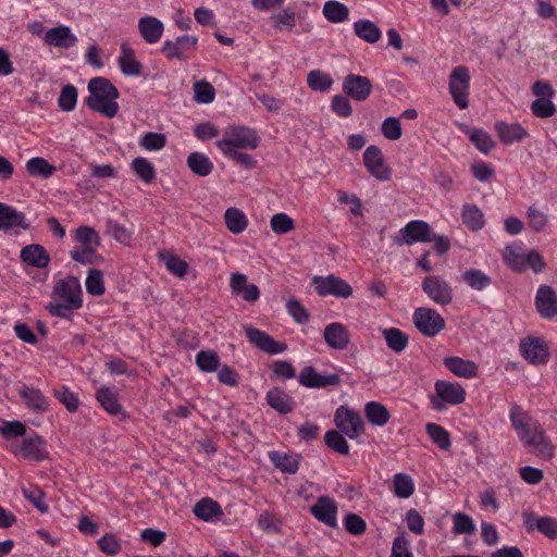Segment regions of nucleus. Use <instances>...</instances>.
<instances>
[{"label":"nucleus","mask_w":557,"mask_h":557,"mask_svg":"<svg viewBox=\"0 0 557 557\" xmlns=\"http://www.w3.org/2000/svg\"><path fill=\"white\" fill-rule=\"evenodd\" d=\"M509 417L519 440L530 453L544 459H550L554 456L555 447L537 421L519 406L510 409Z\"/></svg>","instance_id":"1"},{"label":"nucleus","mask_w":557,"mask_h":557,"mask_svg":"<svg viewBox=\"0 0 557 557\" xmlns=\"http://www.w3.org/2000/svg\"><path fill=\"white\" fill-rule=\"evenodd\" d=\"M89 96L85 99L86 106L101 115L112 119L119 112L116 99L120 97L117 88L106 77L97 76L88 82Z\"/></svg>","instance_id":"2"},{"label":"nucleus","mask_w":557,"mask_h":557,"mask_svg":"<svg viewBox=\"0 0 557 557\" xmlns=\"http://www.w3.org/2000/svg\"><path fill=\"white\" fill-rule=\"evenodd\" d=\"M260 137L257 132L247 126H230L225 136L215 143L222 153H228L239 149H256Z\"/></svg>","instance_id":"3"},{"label":"nucleus","mask_w":557,"mask_h":557,"mask_svg":"<svg viewBox=\"0 0 557 557\" xmlns=\"http://www.w3.org/2000/svg\"><path fill=\"white\" fill-rule=\"evenodd\" d=\"M469 70L463 65L455 67L449 75V91L459 109H466L469 106Z\"/></svg>","instance_id":"4"},{"label":"nucleus","mask_w":557,"mask_h":557,"mask_svg":"<svg viewBox=\"0 0 557 557\" xmlns=\"http://www.w3.org/2000/svg\"><path fill=\"white\" fill-rule=\"evenodd\" d=\"M414 326L425 336L434 337L445 329V320L432 308H418L412 314Z\"/></svg>","instance_id":"5"},{"label":"nucleus","mask_w":557,"mask_h":557,"mask_svg":"<svg viewBox=\"0 0 557 557\" xmlns=\"http://www.w3.org/2000/svg\"><path fill=\"white\" fill-rule=\"evenodd\" d=\"M421 287L428 297L441 306L453 301V287L440 275H429L422 281Z\"/></svg>","instance_id":"6"},{"label":"nucleus","mask_w":557,"mask_h":557,"mask_svg":"<svg viewBox=\"0 0 557 557\" xmlns=\"http://www.w3.org/2000/svg\"><path fill=\"white\" fill-rule=\"evenodd\" d=\"M312 284L320 296H335L348 298L352 295V287L344 280L331 274L327 276H314Z\"/></svg>","instance_id":"7"},{"label":"nucleus","mask_w":557,"mask_h":557,"mask_svg":"<svg viewBox=\"0 0 557 557\" xmlns=\"http://www.w3.org/2000/svg\"><path fill=\"white\" fill-rule=\"evenodd\" d=\"M334 422L350 440L357 438L364 430V424L359 413L344 406L337 408Z\"/></svg>","instance_id":"8"},{"label":"nucleus","mask_w":557,"mask_h":557,"mask_svg":"<svg viewBox=\"0 0 557 557\" xmlns=\"http://www.w3.org/2000/svg\"><path fill=\"white\" fill-rule=\"evenodd\" d=\"M53 297L69 302L72 307H82V288L78 278L66 276L58 281L53 287Z\"/></svg>","instance_id":"9"},{"label":"nucleus","mask_w":557,"mask_h":557,"mask_svg":"<svg viewBox=\"0 0 557 557\" xmlns=\"http://www.w3.org/2000/svg\"><path fill=\"white\" fill-rule=\"evenodd\" d=\"M298 382L307 388H325L338 385L341 377L336 373L320 374L313 367L307 366L300 371Z\"/></svg>","instance_id":"10"},{"label":"nucleus","mask_w":557,"mask_h":557,"mask_svg":"<svg viewBox=\"0 0 557 557\" xmlns=\"http://www.w3.org/2000/svg\"><path fill=\"white\" fill-rule=\"evenodd\" d=\"M244 331L251 344L269 355H277L286 350L285 344L276 342L273 337L259 329L245 325Z\"/></svg>","instance_id":"11"},{"label":"nucleus","mask_w":557,"mask_h":557,"mask_svg":"<svg viewBox=\"0 0 557 557\" xmlns=\"http://www.w3.org/2000/svg\"><path fill=\"white\" fill-rule=\"evenodd\" d=\"M363 163L369 173L376 180L385 182L391 178V170L385 165L382 151L379 147L371 145L366 149Z\"/></svg>","instance_id":"12"},{"label":"nucleus","mask_w":557,"mask_h":557,"mask_svg":"<svg viewBox=\"0 0 557 557\" xmlns=\"http://www.w3.org/2000/svg\"><path fill=\"white\" fill-rule=\"evenodd\" d=\"M198 38L190 35H182L175 40L163 42L162 51L169 59L185 60L187 52L197 49Z\"/></svg>","instance_id":"13"},{"label":"nucleus","mask_w":557,"mask_h":557,"mask_svg":"<svg viewBox=\"0 0 557 557\" xmlns=\"http://www.w3.org/2000/svg\"><path fill=\"white\" fill-rule=\"evenodd\" d=\"M344 92L357 101H364L372 92L371 81L361 75L348 74L343 82Z\"/></svg>","instance_id":"14"},{"label":"nucleus","mask_w":557,"mask_h":557,"mask_svg":"<svg viewBox=\"0 0 557 557\" xmlns=\"http://www.w3.org/2000/svg\"><path fill=\"white\" fill-rule=\"evenodd\" d=\"M521 355L532 364H544L548 361L549 351L542 338L523 339L520 344Z\"/></svg>","instance_id":"15"},{"label":"nucleus","mask_w":557,"mask_h":557,"mask_svg":"<svg viewBox=\"0 0 557 557\" xmlns=\"http://www.w3.org/2000/svg\"><path fill=\"white\" fill-rule=\"evenodd\" d=\"M431 227L430 225L421 220H413L407 223L401 230L400 234L403 236V240H396L397 244H406L408 246L413 245L414 243H426L431 242Z\"/></svg>","instance_id":"16"},{"label":"nucleus","mask_w":557,"mask_h":557,"mask_svg":"<svg viewBox=\"0 0 557 557\" xmlns=\"http://www.w3.org/2000/svg\"><path fill=\"white\" fill-rule=\"evenodd\" d=\"M311 515L327 527H337V505L329 496H321L317 503L310 507Z\"/></svg>","instance_id":"17"},{"label":"nucleus","mask_w":557,"mask_h":557,"mask_svg":"<svg viewBox=\"0 0 557 557\" xmlns=\"http://www.w3.org/2000/svg\"><path fill=\"white\" fill-rule=\"evenodd\" d=\"M536 310L544 319H553L557 315V295L553 287L541 285L535 296Z\"/></svg>","instance_id":"18"},{"label":"nucleus","mask_w":557,"mask_h":557,"mask_svg":"<svg viewBox=\"0 0 557 557\" xmlns=\"http://www.w3.org/2000/svg\"><path fill=\"white\" fill-rule=\"evenodd\" d=\"M16 453L36 461H41L49 455L45 440L37 434L25 437Z\"/></svg>","instance_id":"19"},{"label":"nucleus","mask_w":557,"mask_h":557,"mask_svg":"<svg viewBox=\"0 0 557 557\" xmlns=\"http://www.w3.org/2000/svg\"><path fill=\"white\" fill-rule=\"evenodd\" d=\"M323 337L331 348L338 350L346 349L350 342V335L347 327L338 322H333L326 325Z\"/></svg>","instance_id":"20"},{"label":"nucleus","mask_w":557,"mask_h":557,"mask_svg":"<svg viewBox=\"0 0 557 557\" xmlns=\"http://www.w3.org/2000/svg\"><path fill=\"white\" fill-rule=\"evenodd\" d=\"M435 393L449 405L462 404L466 399V391L459 383L438 380L434 385Z\"/></svg>","instance_id":"21"},{"label":"nucleus","mask_w":557,"mask_h":557,"mask_svg":"<svg viewBox=\"0 0 557 557\" xmlns=\"http://www.w3.org/2000/svg\"><path fill=\"white\" fill-rule=\"evenodd\" d=\"M45 42L49 46L67 49L76 45L77 37L69 26L60 25L46 32Z\"/></svg>","instance_id":"22"},{"label":"nucleus","mask_w":557,"mask_h":557,"mask_svg":"<svg viewBox=\"0 0 557 557\" xmlns=\"http://www.w3.org/2000/svg\"><path fill=\"white\" fill-rule=\"evenodd\" d=\"M26 218L23 212L17 211L13 207L0 202V230L8 231L14 227L23 230L28 228Z\"/></svg>","instance_id":"23"},{"label":"nucleus","mask_w":557,"mask_h":557,"mask_svg":"<svg viewBox=\"0 0 557 557\" xmlns=\"http://www.w3.org/2000/svg\"><path fill=\"white\" fill-rule=\"evenodd\" d=\"M268 456L273 466L283 473L295 474L299 469L300 455L298 454L271 450L268 453Z\"/></svg>","instance_id":"24"},{"label":"nucleus","mask_w":557,"mask_h":557,"mask_svg":"<svg viewBox=\"0 0 557 557\" xmlns=\"http://www.w3.org/2000/svg\"><path fill=\"white\" fill-rule=\"evenodd\" d=\"M20 258L23 262L40 269L48 267L50 262L49 253L38 244L27 245L22 248Z\"/></svg>","instance_id":"25"},{"label":"nucleus","mask_w":557,"mask_h":557,"mask_svg":"<svg viewBox=\"0 0 557 557\" xmlns=\"http://www.w3.org/2000/svg\"><path fill=\"white\" fill-rule=\"evenodd\" d=\"M495 129L499 139L505 145L520 143L528 136V132L518 123L508 124L505 122H497L495 124Z\"/></svg>","instance_id":"26"},{"label":"nucleus","mask_w":557,"mask_h":557,"mask_svg":"<svg viewBox=\"0 0 557 557\" xmlns=\"http://www.w3.org/2000/svg\"><path fill=\"white\" fill-rule=\"evenodd\" d=\"M443 363L450 372L459 377L471 379L478 373V366L473 361L460 357H446Z\"/></svg>","instance_id":"27"},{"label":"nucleus","mask_w":557,"mask_h":557,"mask_svg":"<svg viewBox=\"0 0 557 557\" xmlns=\"http://www.w3.org/2000/svg\"><path fill=\"white\" fill-rule=\"evenodd\" d=\"M117 62L121 72L126 76H139L143 72V65L135 59L133 49L126 42L121 46Z\"/></svg>","instance_id":"28"},{"label":"nucleus","mask_w":557,"mask_h":557,"mask_svg":"<svg viewBox=\"0 0 557 557\" xmlns=\"http://www.w3.org/2000/svg\"><path fill=\"white\" fill-rule=\"evenodd\" d=\"M138 29L147 42L154 44L161 38L164 27L163 23L157 17L145 16L139 20Z\"/></svg>","instance_id":"29"},{"label":"nucleus","mask_w":557,"mask_h":557,"mask_svg":"<svg viewBox=\"0 0 557 557\" xmlns=\"http://www.w3.org/2000/svg\"><path fill=\"white\" fill-rule=\"evenodd\" d=\"M18 394L30 410L37 412L48 410L49 401L38 388L23 385L18 391Z\"/></svg>","instance_id":"30"},{"label":"nucleus","mask_w":557,"mask_h":557,"mask_svg":"<svg viewBox=\"0 0 557 557\" xmlns=\"http://www.w3.org/2000/svg\"><path fill=\"white\" fill-rule=\"evenodd\" d=\"M268 405L275 409L278 413L286 414L293 411L294 400L293 398L278 387H274L267 393Z\"/></svg>","instance_id":"31"},{"label":"nucleus","mask_w":557,"mask_h":557,"mask_svg":"<svg viewBox=\"0 0 557 557\" xmlns=\"http://www.w3.org/2000/svg\"><path fill=\"white\" fill-rule=\"evenodd\" d=\"M96 398L101 407L110 414L117 416L123 412L119 404L116 392L113 388L102 386L96 393Z\"/></svg>","instance_id":"32"},{"label":"nucleus","mask_w":557,"mask_h":557,"mask_svg":"<svg viewBox=\"0 0 557 557\" xmlns=\"http://www.w3.org/2000/svg\"><path fill=\"white\" fill-rule=\"evenodd\" d=\"M461 219L463 224L471 231L476 232L482 230L484 226V214L475 205H463Z\"/></svg>","instance_id":"33"},{"label":"nucleus","mask_w":557,"mask_h":557,"mask_svg":"<svg viewBox=\"0 0 557 557\" xmlns=\"http://www.w3.org/2000/svg\"><path fill=\"white\" fill-rule=\"evenodd\" d=\"M355 34L368 44H375L381 39L380 28L370 20H359L354 24Z\"/></svg>","instance_id":"34"},{"label":"nucleus","mask_w":557,"mask_h":557,"mask_svg":"<svg viewBox=\"0 0 557 557\" xmlns=\"http://www.w3.org/2000/svg\"><path fill=\"white\" fill-rule=\"evenodd\" d=\"M195 516L203 521H210L214 517L223 515L218 502L206 497L200 499L193 509Z\"/></svg>","instance_id":"35"},{"label":"nucleus","mask_w":557,"mask_h":557,"mask_svg":"<svg viewBox=\"0 0 557 557\" xmlns=\"http://www.w3.org/2000/svg\"><path fill=\"white\" fill-rule=\"evenodd\" d=\"M322 12L324 17L334 24L345 22L349 16L348 7L336 0L326 1Z\"/></svg>","instance_id":"36"},{"label":"nucleus","mask_w":557,"mask_h":557,"mask_svg":"<svg viewBox=\"0 0 557 557\" xmlns=\"http://www.w3.org/2000/svg\"><path fill=\"white\" fill-rule=\"evenodd\" d=\"M364 414L371 424L377 426H384L391 418L386 407L376 401H369L366 404Z\"/></svg>","instance_id":"37"},{"label":"nucleus","mask_w":557,"mask_h":557,"mask_svg":"<svg viewBox=\"0 0 557 557\" xmlns=\"http://www.w3.org/2000/svg\"><path fill=\"white\" fill-rule=\"evenodd\" d=\"M463 282L472 289L482 292L492 284V278L479 269H468L462 274Z\"/></svg>","instance_id":"38"},{"label":"nucleus","mask_w":557,"mask_h":557,"mask_svg":"<svg viewBox=\"0 0 557 557\" xmlns=\"http://www.w3.org/2000/svg\"><path fill=\"white\" fill-rule=\"evenodd\" d=\"M26 171L30 176L49 178L53 175L55 166L41 157H35L26 162Z\"/></svg>","instance_id":"39"},{"label":"nucleus","mask_w":557,"mask_h":557,"mask_svg":"<svg viewBox=\"0 0 557 557\" xmlns=\"http://www.w3.org/2000/svg\"><path fill=\"white\" fill-rule=\"evenodd\" d=\"M224 220L227 230L233 234L243 233L248 225V221L245 213L242 210L234 207L226 209L224 213Z\"/></svg>","instance_id":"40"},{"label":"nucleus","mask_w":557,"mask_h":557,"mask_svg":"<svg viewBox=\"0 0 557 557\" xmlns=\"http://www.w3.org/2000/svg\"><path fill=\"white\" fill-rule=\"evenodd\" d=\"M187 165L195 174L207 176L213 170V163L202 152H191L187 158Z\"/></svg>","instance_id":"41"},{"label":"nucleus","mask_w":557,"mask_h":557,"mask_svg":"<svg viewBox=\"0 0 557 557\" xmlns=\"http://www.w3.org/2000/svg\"><path fill=\"white\" fill-rule=\"evenodd\" d=\"M382 334L387 347L397 354L404 351L408 346V336L399 329H385Z\"/></svg>","instance_id":"42"},{"label":"nucleus","mask_w":557,"mask_h":557,"mask_svg":"<svg viewBox=\"0 0 557 557\" xmlns=\"http://www.w3.org/2000/svg\"><path fill=\"white\" fill-rule=\"evenodd\" d=\"M426 433L434 444H436L442 450H449L451 446L449 433L440 424L428 423L425 425Z\"/></svg>","instance_id":"43"},{"label":"nucleus","mask_w":557,"mask_h":557,"mask_svg":"<svg viewBox=\"0 0 557 557\" xmlns=\"http://www.w3.org/2000/svg\"><path fill=\"white\" fill-rule=\"evenodd\" d=\"M307 84L312 90L325 92L331 89L333 78L320 70H312L307 75Z\"/></svg>","instance_id":"44"},{"label":"nucleus","mask_w":557,"mask_h":557,"mask_svg":"<svg viewBox=\"0 0 557 557\" xmlns=\"http://www.w3.org/2000/svg\"><path fill=\"white\" fill-rule=\"evenodd\" d=\"M451 518L455 535H471L475 532V523L469 515L459 511L455 512Z\"/></svg>","instance_id":"45"},{"label":"nucleus","mask_w":557,"mask_h":557,"mask_svg":"<svg viewBox=\"0 0 557 557\" xmlns=\"http://www.w3.org/2000/svg\"><path fill=\"white\" fill-rule=\"evenodd\" d=\"M132 169L144 183L150 184L156 178L153 164L146 158L137 157L132 162Z\"/></svg>","instance_id":"46"},{"label":"nucleus","mask_w":557,"mask_h":557,"mask_svg":"<svg viewBox=\"0 0 557 557\" xmlns=\"http://www.w3.org/2000/svg\"><path fill=\"white\" fill-rule=\"evenodd\" d=\"M196 364L202 372H214L220 368V357L213 350H201L195 358Z\"/></svg>","instance_id":"47"},{"label":"nucleus","mask_w":557,"mask_h":557,"mask_svg":"<svg viewBox=\"0 0 557 557\" xmlns=\"http://www.w3.org/2000/svg\"><path fill=\"white\" fill-rule=\"evenodd\" d=\"M394 493L399 498H408L414 492L412 478L406 473H396L393 480Z\"/></svg>","instance_id":"48"},{"label":"nucleus","mask_w":557,"mask_h":557,"mask_svg":"<svg viewBox=\"0 0 557 557\" xmlns=\"http://www.w3.org/2000/svg\"><path fill=\"white\" fill-rule=\"evenodd\" d=\"M193 89L194 100L197 103L208 104L211 103L215 98V90L213 86L205 79L194 83Z\"/></svg>","instance_id":"49"},{"label":"nucleus","mask_w":557,"mask_h":557,"mask_svg":"<svg viewBox=\"0 0 557 557\" xmlns=\"http://www.w3.org/2000/svg\"><path fill=\"white\" fill-rule=\"evenodd\" d=\"M468 134L475 148L482 153H488L495 146L491 136L483 129L472 128Z\"/></svg>","instance_id":"50"},{"label":"nucleus","mask_w":557,"mask_h":557,"mask_svg":"<svg viewBox=\"0 0 557 557\" xmlns=\"http://www.w3.org/2000/svg\"><path fill=\"white\" fill-rule=\"evenodd\" d=\"M271 20L275 29L292 30L296 24V14L292 8L287 7L282 12L273 14Z\"/></svg>","instance_id":"51"},{"label":"nucleus","mask_w":557,"mask_h":557,"mask_svg":"<svg viewBox=\"0 0 557 557\" xmlns=\"http://www.w3.org/2000/svg\"><path fill=\"white\" fill-rule=\"evenodd\" d=\"M77 102V89L69 84L62 87L58 98L59 108L64 112H71L75 109Z\"/></svg>","instance_id":"52"},{"label":"nucleus","mask_w":557,"mask_h":557,"mask_svg":"<svg viewBox=\"0 0 557 557\" xmlns=\"http://www.w3.org/2000/svg\"><path fill=\"white\" fill-rule=\"evenodd\" d=\"M324 442L327 447L334 451L347 456L349 454V445L345 437L335 430H330L324 435Z\"/></svg>","instance_id":"53"},{"label":"nucleus","mask_w":557,"mask_h":557,"mask_svg":"<svg viewBox=\"0 0 557 557\" xmlns=\"http://www.w3.org/2000/svg\"><path fill=\"white\" fill-rule=\"evenodd\" d=\"M85 285L88 294L94 296L102 295L104 293L102 272L97 269L89 270Z\"/></svg>","instance_id":"54"},{"label":"nucleus","mask_w":557,"mask_h":557,"mask_svg":"<svg viewBox=\"0 0 557 557\" xmlns=\"http://www.w3.org/2000/svg\"><path fill=\"white\" fill-rule=\"evenodd\" d=\"M23 496L34 505L40 512H47L48 506L44 500L45 493L37 486H25L22 488Z\"/></svg>","instance_id":"55"},{"label":"nucleus","mask_w":557,"mask_h":557,"mask_svg":"<svg viewBox=\"0 0 557 557\" xmlns=\"http://www.w3.org/2000/svg\"><path fill=\"white\" fill-rule=\"evenodd\" d=\"M166 144L165 135L161 133L148 132L139 140V145L149 151L161 150Z\"/></svg>","instance_id":"56"},{"label":"nucleus","mask_w":557,"mask_h":557,"mask_svg":"<svg viewBox=\"0 0 557 557\" xmlns=\"http://www.w3.org/2000/svg\"><path fill=\"white\" fill-rule=\"evenodd\" d=\"M532 113L537 117H550L556 113V107L552 98L536 99L531 104Z\"/></svg>","instance_id":"57"},{"label":"nucleus","mask_w":557,"mask_h":557,"mask_svg":"<svg viewBox=\"0 0 557 557\" xmlns=\"http://www.w3.org/2000/svg\"><path fill=\"white\" fill-rule=\"evenodd\" d=\"M271 228L276 234H286L294 228V221L285 213H276L271 218Z\"/></svg>","instance_id":"58"},{"label":"nucleus","mask_w":557,"mask_h":557,"mask_svg":"<svg viewBox=\"0 0 557 557\" xmlns=\"http://www.w3.org/2000/svg\"><path fill=\"white\" fill-rule=\"evenodd\" d=\"M524 256L519 251V248L516 247H507L505 250L504 259L506 263L517 272H521L524 270Z\"/></svg>","instance_id":"59"},{"label":"nucleus","mask_w":557,"mask_h":557,"mask_svg":"<svg viewBox=\"0 0 557 557\" xmlns=\"http://www.w3.org/2000/svg\"><path fill=\"white\" fill-rule=\"evenodd\" d=\"M382 134L389 140H397L401 137V126L397 117L389 116L385 119L381 126Z\"/></svg>","instance_id":"60"},{"label":"nucleus","mask_w":557,"mask_h":557,"mask_svg":"<svg viewBox=\"0 0 557 557\" xmlns=\"http://www.w3.org/2000/svg\"><path fill=\"white\" fill-rule=\"evenodd\" d=\"M76 238L82 244V247H94L99 245L98 234L89 226H79L76 230Z\"/></svg>","instance_id":"61"},{"label":"nucleus","mask_w":557,"mask_h":557,"mask_svg":"<svg viewBox=\"0 0 557 557\" xmlns=\"http://www.w3.org/2000/svg\"><path fill=\"white\" fill-rule=\"evenodd\" d=\"M98 547L102 553L114 556L121 550V543L114 534H106L98 540Z\"/></svg>","instance_id":"62"},{"label":"nucleus","mask_w":557,"mask_h":557,"mask_svg":"<svg viewBox=\"0 0 557 557\" xmlns=\"http://www.w3.org/2000/svg\"><path fill=\"white\" fill-rule=\"evenodd\" d=\"M54 396L66 407L70 412L78 408V398L75 393L66 387L54 389Z\"/></svg>","instance_id":"63"},{"label":"nucleus","mask_w":557,"mask_h":557,"mask_svg":"<svg viewBox=\"0 0 557 557\" xmlns=\"http://www.w3.org/2000/svg\"><path fill=\"white\" fill-rule=\"evenodd\" d=\"M391 557H413L410 542L405 536L399 535L394 539Z\"/></svg>","instance_id":"64"}]
</instances>
